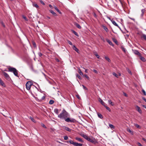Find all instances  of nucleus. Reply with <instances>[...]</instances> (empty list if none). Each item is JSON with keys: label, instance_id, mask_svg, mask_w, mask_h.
<instances>
[{"label": "nucleus", "instance_id": "nucleus-43", "mask_svg": "<svg viewBox=\"0 0 146 146\" xmlns=\"http://www.w3.org/2000/svg\"><path fill=\"white\" fill-rule=\"evenodd\" d=\"M142 92L143 93V94L145 96L146 95V92H145V91L143 89L142 90Z\"/></svg>", "mask_w": 146, "mask_h": 146}, {"label": "nucleus", "instance_id": "nucleus-42", "mask_svg": "<svg viewBox=\"0 0 146 146\" xmlns=\"http://www.w3.org/2000/svg\"><path fill=\"white\" fill-rule=\"evenodd\" d=\"M67 42L70 45H72V44L70 41H69V40H67Z\"/></svg>", "mask_w": 146, "mask_h": 146}, {"label": "nucleus", "instance_id": "nucleus-13", "mask_svg": "<svg viewBox=\"0 0 146 146\" xmlns=\"http://www.w3.org/2000/svg\"><path fill=\"white\" fill-rule=\"evenodd\" d=\"M80 135L83 137L84 138L86 139H87L88 136L87 135H86L82 133H81L80 134Z\"/></svg>", "mask_w": 146, "mask_h": 146}, {"label": "nucleus", "instance_id": "nucleus-20", "mask_svg": "<svg viewBox=\"0 0 146 146\" xmlns=\"http://www.w3.org/2000/svg\"><path fill=\"white\" fill-rule=\"evenodd\" d=\"M0 84L3 86H5V84L3 82V81L0 78Z\"/></svg>", "mask_w": 146, "mask_h": 146}, {"label": "nucleus", "instance_id": "nucleus-47", "mask_svg": "<svg viewBox=\"0 0 146 146\" xmlns=\"http://www.w3.org/2000/svg\"><path fill=\"white\" fill-rule=\"evenodd\" d=\"M41 125V126L43 127L44 128H46V127L45 125L44 124L42 123Z\"/></svg>", "mask_w": 146, "mask_h": 146}, {"label": "nucleus", "instance_id": "nucleus-46", "mask_svg": "<svg viewBox=\"0 0 146 146\" xmlns=\"http://www.w3.org/2000/svg\"><path fill=\"white\" fill-rule=\"evenodd\" d=\"M38 54L39 55V56L40 57H41V56L42 55V54L40 52H39L38 53Z\"/></svg>", "mask_w": 146, "mask_h": 146}, {"label": "nucleus", "instance_id": "nucleus-44", "mask_svg": "<svg viewBox=\"0 0 146 146\" xmlns=\"http://www.w3.org/2000/svg\"><path fill=\"white\" fill-rule=\"evenodd\" d=\"M30 119L33 122H35V120L34 119H33L32 117H30Z\"/></svg>", "mask_w": 146, "mask_h": 146}, {"label": "nucleus", "instance_id": "nucleus-24", "mask_svg": "<svg viewBox=\"0 0 146 146\" xmlns=\"http://www.w3.org/2000/svg\"><path fill=\"white\" fill-rule=\"evenodd\" d=\"M72 32L75 35L77 36H78V35L77 33L76 32V31H74L73 30H71Z\"/></svg>", "mask_w": 146, "mask_h": 146}, {"label": "nucleus", "instance_id": "nucleus-39", "mask_svg": "<svg viewBox=\"0 0 146 146\" xmlns=\"http://www.w3.org/2000/svg\"><path fill=\"white\" fill-rule=\"evenodd\" d=\"M76 76L77 77H78L79 79H81V77L78 74H77L76 75Z\"/></svg>", "mask_w": 146, "mask_h": 146}, {"label": "nucleus", "instance_id": "nucleus-53", "mask_svg": "<svg viewBox=\"0 0 146 146\" xmlns=\"http://www.w3.org/2000/svg\"><path fill=\"white\" fill-rule=\"evenodd\" d=\"M76 96L78 99H80V98L78 94L76 95Z\"/></svg>", "mask_w": 146, "mask_h": 146}, {"label": "nucleus", "instance_id": "nucleus-31", "mask_svg": "<svg viewBox=\"0 0 146 146\" xmlns=\"http://www.w3.org/2000/svg\"><path fill=\"white\" fill-rule=\"evenodd\" d=\"M60 110H58L57 109H55V113L57 114H58V113L60 112Z\"/></svg>", "mask_w": 146, "mask_h": 146}, {"label": "nucleus", "instance_id": "nucleus-64", "mask_svg": "<svg viewBox=\"0 0 146 146\" xmlns=\"http://www.w3.org/2000/svg\"><path fill=\"white\" fill-rule=\"evenodd\" d=\"M143 106L144 108H145L146 109V106L143 105Z\"/></svg>", "mask_w": 146, "mask_h": 146}, {"label": "nucleus", "instance_id": "nucleus-49", "mask_svg": "<svg viewBox=\"0 0 146 146\" xmlns=\"http://www.w3.org/2000/svg\"><path fill=\"white\" fill-rule=\"evenodd\" d=\"M23 18L26 21H27V18L26 17H25V16H23Z\"/></svg>", "mask_w": 146, "mask_h": 146}, {"label": "nucleus", "instance_id": "nucleus-6", "mask_svg": "<svg viewBox=\"0 0 146 146\" xmlns=\"http://www.w3.org/2000/svg\"><path fill=\"white\" fill-rule=\"evenodd\" d=\"M65 121L68 122H75L76 120L73 118H70L69 117H67L64 119Z\"/></svg>", "mask_w": 146, "mask_h": 146}, {"label": "nucleus", "instance_id": "nucleus-48", "mask_svg": "<svg viewBox=\"0 0 146 146\" xmlns=\"http://www.w3.org/2000/svg\"><path fill=\"white\" fill-rule=\"evenodd\" d=\"M32 43H33V44L34 46V47H36V43H35L34 42H32Z\"/></svg>", "mask_w": 146, "mask_h": 146}, {"label": "nucleus", "instance_id": "nucleus-4", "mask_svg": "<svg viewBox=\"0 0 146 146\" xmlns=\"http://www.w3.org/2000/svg\"><path fill=\"white\" fill-rule=\"evenodd\" d=\"M33 84L32 83L31 81L27 82L26 84V86L27 89L28 90H29L30 89L31 86Z\"/></svg>", "mask_w": 146, "mask_h": 146}, {"label": "nucleus", "instance_id": "nucleus-62", "mask_svg": "<svg viewBox=\"0 0 146 146\" xmlns=\"http://www.w3.org/2000/svg\"><path fill=\"white\" fill-rule=\"evenodd\" d=\"M143 99L146 102V99L144 98H143Z\"/></svg>", "mask_w": 146, "mask_h": 146}, {"label": "nucleus", "instance_id": "nucleus-58", "mask_svg": "<svg viewBox=\"0 0 146 146\" xmlns=\"http://www.w3.org/2000/svg\"><path fill=\"white\" fill-rule=\"evenodd\" d=\"M55 60H56V61L58 62H59L60 61L59 60L58 58H55Z\"/></svg>", "mask_w": 146, "mask_h": 146}, {"label": "nucleus", "instance_id": "nucleus-35", "mask_svg": "<svg viewBox=\"0 0 146 146\" xmlns=\"http://www.w3.org/2000/svg\"><path fill=\"white\" fill-rule=\"evenodd\" d=\"M113 75L115 76L116 78H118V75L115 72H113Z\"/></svg>", "mask_w": 146, "mask_h": 146}, {"label": "nucleus", "instance_id": "nucleus-21", "mask_svg": "<svg viewBox=\"0 0 146 146\" xmlns=\"http://www.w3.org/2000/svg\"><path fill=\"white\" fill-rule=\"evenodd\" d=\"M55 10L60 14L62 15V13L59 10L57 7H55Z\"/></svg>", "mask_w": 146, "mask_h": 146}, {"label": "nucleus", "instance_id": "nucleus-36", "mask_svg": "<svg viewBox=\"0 0 146 146\" xmlns=\"http://www.w3.org/2000/svg\"><path fill=\"white\" fill-rule=\"evenodd\" d=\"M141 37L143 38L145 40H146V35L144 34H143Z\"/></svg>", "mask_w": 146, "mask_h": 146}, {"label": "nucleus", "instance_id": "nucleus-9", "mask_svg": "<svg viewBox=\"0 0 146 146\" xmlns=\"http://www.w3.org/2000/svg\"><path fill=\"white\" fill-rule=\"evenodd\" d=\"M133 52L134 54H135L138 55L139 56H141V54L138 51V50H134Z\"/></svg>", "mask_w": 146, "mask_h": 146}, {"label": "nucleus", "instance_id": "nucleus-25", "mask_svg": "<svg viewBox=\"0 0 146 146\" xmlns=\"http://www.w3.org/2000/svg\"><path fill=\"white\" fill-rule=\"evenodd\" d=\"M127 131L128 132H129L132 135H133V131H132L130 129H127Z\"/></svg>", "mask_w": 146, "mask_h": 146}, {"label": "nucleus", "instance_id": "nucleus-32", "mask_svg": "<svg viewBox=\"0 0 146 146\" xmlns=\"http://www.w3.org/2000/svg\"><path fill=\"white\" fill-rule=\"evenodd\" d=\"M134 125L138 128L140 129L141 128V127L137 124H135Z\"/></svg>", "mask_w": 146, "mask_h": 146}, {"label": "nucleus", "instance_id": "nucleus-38", "mask_svg": "<svg viewBox=\"0 0 146 146\" xmlns=\"http://www.w3.org/2000/svg\"><path fill=\"white\" fill-rule=\"evenodd\" d=\"M54 102V101L52 100H50L49 101V104H53Z\"/></svg>", "mask_w": 146, "mask_h": 146}, {"label": "nucleus", "instance_id": "nucleus-63", "mask_svg": "<svg viewBox=\"0 0 146 146\" xmlns=\"http://www.w3.org/2000/svg\"><path fill=\"white\" fill-rule=\"evenodd\" d=\"M144 13H142L141 14V16L142 17L143 15H144Z\"/></svg>", "mask_w": 146, "mask_h": 146}, {"label": "nucleus", "instance_id": "nucleus-10", "mask_svg": "<svg viewBox=\"0 0 146 146\" xmlns=\"http://www.w3.org/2000/svg\"><path fill=\"white\" fill-rule=\"evenodd\" d=\"M111 21V22L114 25L117 27L119 29H120V27L117 24V23L115 22L114 21L112 20Z\"/></svg>", "mask_w": 146, "mask_h": 146}, {"label": "nucleus", "instance_id": "nucleus-15", "mask_svg": "<svg viewBox=\"0 0 146 146\" xmlns=\"http://www.w3.org/2000/svg\"><path fill=\"white\" fill-rule=\"evenodd\" d=\"M75 139L78 141L82 143H83L84 141L80 138L78 137H76L75 138Z\"/></svg>", "mask_w": 146, "mask_h": 146}, {"label": "nucleus", "instance_id": "nucleus-55", "mask_svg": "<svg viewBox=\"0 0 146 146\" xmlns=\"http://www.w3.org/2000/svg\"><path fill=\"white\" fill-rule=\"evenodd\" d=\"M93 71L96 73V74H98V71L96 70H95V69H94L93 70Z\"/></svg>", "mask_w": 146, "mask_h": 146}, {"label": "nucleus", "instance_id": "nucleus-45", "mask_svg": "<svg viewBox=\"0 0 146 146\" xmlns=\"http://www.w3.org/2000/svg\"><path fill=\"white\" fill-rule=\"evenodd\" d=\"M68 137L67 136H65L64 137V139L65 140H67L68 139Z\"/></svg>", "mask_w": 146, "mask_h": 146}, {"label": "nucleus", "instance_id": "nucleus-2", "mask_svg": "<svg viewBox=\"0 0 146 146\" xmlns=\"http://www.w3.org/2000/svg\"><path fill=\"white\" fill-rule=\"evenodd\" d=\"M8 70L9 71L13 72L15 76H16L18 77V71L15 68L11 67L8 68Z\"/></svg>", "mask_w": 146, "mask_h": 146}, {"label": "nucleus", "instance_id": "nucleus-54", "mask_svg": "<svg viewBox=\"0 0 146 146\" xmlns=\"http://www.w3.org/2000/svg\"><path fill=\"white\" fill-rule=\"evenodd\" d=\"M137 144L139 146H143V145L139 142H138Z\"/></svg>", "mask_w": 146, "mask_h": 146}, {"label": "nucleus", "instance_id": "nucleus-51", "mask_svg": "<svg viewBox=\"0 0 146 146\" xmlns=\"http://www.w3.org/2000/svg\"><path fill=\"white\" fill-rule=\"evenodd\" d=\"M40 2L42 4H43V5H45V3H44L41 0L40 1Z\"/></svg>", "mask_w": 146, "mask_h": 146}, {"label": "nucleus", "instance_id": "nucleus-11", "mask_svg": "<svg viewBox=\"0 0 146 146\" xmlns=\"http://www.w3.org/2000/svg\"><path fill=\"white\" fill-rule=\"evenodd\" d=\"M139 58L143 62H145L146 61V60L144 57H143L141 56H141H139Z\"/></svg>", "mask_w": 146, "mask_h": 146}, {"label": "nucleus", "instance_id": "nucleus-28", "mask_svg": "<svg viewBox=\"0 0 146 146\" xmlns=\"http://www.w3.org/2000/svg\"><path fill=\"white\" fill-rule=\"evenodd\" d=\"M105 58L109 62H111V60L107 56H106L105 57Z\"/></svg>", "mask_w": 146, "mask_h": 146}, {"label": "nucleus", "instance_id": "nucleus-27", "mask_svg": "<svg viewBox=\"0 0 146 146\" xmlns=\"http://www.w3.org/2000/svg\"><path fill=\"white\" fill-rule=\"evenodd\" d=\"M121 48L122 49V50L125 52V53L126 52V50L125 49V48H124V47L123 46H121Z\"/></svg>", "mask_w": 146, "mask_h": 146}, {"label": "nucleus", "instance_id": "nucleus-33", "mask_svg": "<svg viewBox=\"0 0 146 146\" xmlns=\"http://www.w3.org/2000/svg\"><path fill=\"white\" fill-rule=\"evenodd\" d=\"M104 107H105V108L107 110H108L109 111H111V110L110 108L109 107H108L106 106V105L104 106Z\"/></svg>", "mask_w": 146, "mask_h": 146}, {"label": "nucleus", "instance_id": "nucleus-12", "mask_svg": "<svg viewBox=\"0 0 146 146\" xmlns=\"http://www.w3.org/2000/svg\"><path fill=\"white\" fill-rule=\"evenodd\" d=\"M106 41L110 45L112 46H114V44H113L112 42L109 39H107Z\"/></svg>", "mask_w": 146, "mask_h": 146}, {"label": "nucleus", "instance_id": "nucleus-17", "mask_svg": "<svg viewBox=\"0 0 146 146\" xmlns=\"http://www.w3.org/2000/svg\"><path fill=\"white\" fill-rule=\"evenodd\" d=\"M33 5L34 7H35L37 8H39V6L35 3H33Z\"/></svg>", "mask_w": 146, "mask_h": 146}, {"label": "nucleus", "instance_id": "nucleus-52", "mask_svg": "<svg viewBox=\"0 0 146 146\" xmlns=\"http://www.w3.org/2000/svg\"><path fill=\"white\" fill-rule=\"evenodd\" d=\"M57 92H58L57 93L58 96H59L60 95H61V93L59 91H58Z\"/></svg>", "mask_w": 146, "mask_h": 146}, {"label": "nucleus", "instance_id": "nucleus-57", "mask_svg": "<svg viewBox=\"0 0 146 146\" xmlns=\"http://www.w3.org/2000/svg\"><path fill=\"white\" fill-rule=\"evenodd\" d=\"M49 6L51 9H52L53 8V6L51 5H50V4L49 5Z\"/></svg>", "mask_w": 146, "mask_h": 146}, {"label": "nucleus", "instance_id": "nucleus-23", "mask_svg": "<svg viewBox=\"0 0 146 146\" xmlns=\"http://www.w3.org/2000/svg\"><path fill=\"white\" fill-rule=\"evenodd\" d=\"M78 73L80 74V75L81 76H83V74L82 71H81V70L80 68H78Z\"/></svg>", "mask_w": 146, "mask_h": 146}, {"label": "nucleus", "instance_id": "nucleus-26", "mask_svg": "<svg viewBox=\"0 0 146 146\" xmlns=\"http://www.w3.org/2000/svg\"><path fill=\"white\" fill-rule=\"evenodd\" d=\"M109 125L110 127L112 129H114L115 128L114 126L111 124H109Z\"/></svg>", "mask_w": 146, "mask_h": 146}, {"label": "nucleus", "instance_id": "nucleus-41", "mask_svg": "<svg viewBox=\"0 0 146 146\" xmlns=\"http://www.w3.org/2000/svg\"><path fill=\"white\" fill-rule=\"evenodd\" d=\"M54 128H50V131L51 132H54Z\"/></svg>", "mask_w": 146, "mask_h": 146}, {"label": "nucleus", "instance_id": "nucleus-5", "mask_svg": "<svg viewBox=\"0 0 146 146\" xmlns=\"http://www.w3.org/2000/svg\"><path fill=\"white\" fill-rule=\"evenodd\" d=\"M86 140L94 143H95L96 142V141L95 139L92 137H88Z\"/></svg>", "mask_w": 146, "mask_h": 146}, {"label": "nucleus", "instance_id": "nucleus-1", "mask_svg": "<svg viewBox=\"0 0 146 146\" xmlns=\"http://www.w3.org/2000/svg\"><path fill=\"white\" fill-rule=\"evenodd\" d=\"M68 116V113L64 110H63L62 112L58 116L59 118L64 119Z\"/></svg>", "mask_w": 146, "mask_h": 146}, {"label": "nucleus", "instance_id": "nucleus-60", "mask_svg": "<svg viewBox=\"0 0 146 146\" xmlns=\"http://www.w3.org/2000/svg\"><path fill=\"white\" fill-rule=\"evenodd\" d=\"M142 139L144 141H145V142H146V139L144 138H142Z\"/></svg>", "mask_w": 146, "mask_h": 146}, {"label": "nucleus", "instance_id": "nucleus-16", "mask_svg": "<svg viewBox=\"0 0 146 146\" xmlns=\"http://www.w3.org/2000/svg\"><path fill=\"white\" fill-rule=\"evenodd\" d=\"M73 49L76 51L78 53H79V50L77 48L75 45H74L73 47Z\"/></svg>", "mask_w": 146, "mask_h": 146}, {"label": "nucleus", "instance_id": "nucleus-18", "mask_svg": "<svg viewBox=\"0 0 146 146\" xmlns=\"http://www.w3.org/2000/svg\"><path fill=\"white\" fill-rule=\"evenodd\" d=\"M74 25L78 29H81V27L78 23H75L74 24Z\"/></svg>", "mask_w": 146, "mask_h": 146}, {"label": "nucleus", "instance_id": "nucleus-7", "mask_svg": "<svg viewBox=\"0 0 146 146\" xmlns=\"http://www.w3.org/2000/svg\"><path fill=\"white\" fill-rule=\"evenodd\" d=\"M3 75L5 76V78L7 80H9L10 78V77L9 75L6 72H3Z\"/></svg>", "mask_w": 146, "mask_h": 146}, {"label": "nucleus", "instance_id": "nucleus-22", "mask_svg": "<svg viewBox=\"0 0 146 146\" xmlns=\"http://www.w3.org/2000/svg\"><path fill=\"white\" fill-rule=\"evenodd\" d=\"M97 115H98V117L102 119L103 118V116L100 113H97Z\"/></svg>", "mask_w": 146, "mask_h": 146}, {"label": "nucleus", "instance_id": "nucleus-34", "mask_svg": "<svg viewBox=\"0 0 146 146\" xmlns=\"http://www.w3.org/2000/svg\"><path fill=\"white\" fill-rule=\"evenodd\" d=\"M113 41L117 44L118 45V42L115 39H113Z\"/></svg>", "mask_w": 146, "mask_h": 146}, {"label": "nucleus", "instance_id": "nucleus-37", "mask_svg": "<svg viewBox=\"0 0 146 146\" xmlns=\"http://www.w3.org/2000/svg\"><path fill=\"white\" fill-rule=\"evenodd\" d=\"M95 55L96 57L98 58H100V56L98 55L97 53L96 52H95Z\"/></svg>", "mask_w": 146, "mask_h": 146}, {"label": "nucleus", "instance_id": "nucleus-50", "mask_svg": "<svg viewBox=\"0 0 146 146\" xmlns=\"http://www.w3.org/2000/svg\"><path fill=\"white\" fill-rule=\"evenodd\" d=\"M84 76L88 80L89 79V77L86 74H84Z\"/></svg>", "mask_w": 146, "mask_h": 146}, {"label": "nucleus", "instance_id": "nucleus-56", "mask_svg": "<svg viewBox=\"0 0 146 146\" xmlns=\"http://www.w3.org/2000/svg\"><path fill=\"white\" fill-rule=\"evenodd\" d=\"M145 9H142V10H141L142 13H144V12H145Z\"/></svg>", "mask_w": 146, "mask_h": 146}, {"label": "nucleus", "instance_id": "nucleus-40", "mask_svg": "<svg viewBox=\"0 0 146 146\" xmlns=\"http://www.w3.org/2000/svg\"><path fill=\"white\" fill-rule=\"evenodd\" d=\"M50 12L53 15H55V13L52 10H49Z\"/></svg>", "mask_w": 146, "mask_h": 146}, {"label": "nucleus", "instance_id": "nucleus-8", "mask_svg": "<svg viewBox=\"0 0 146 146\" xmlns=\"http://www.w3.org/2000/svg\"><path fill=\"white\" fill-rule=\"evenodd\" d=\"M137 110L140 114L142 113V111L140 108L138 106H136Z\"/></svg>", "mask_w": 146, "mask_h": 146}, {"label": "nucleus", "instance_id": "nucleus-19", "mask_svg": "<svg viewBox=\"0 0 146 146\" xmlns=\"http://www.w3.org/2000/svg\"><path fill=\"white\" fill-rule=\"evenodd\" d=\"M64 129L67 131H68L69 132H71L72 130V129H71L68 128V127H65Z\"/></svg>", "mask_w": 146, "mask_h": 146}, {"label": "nucleus", "instance_id": "nucleus-3", "mask_svg": "<svg viewBox=\"0 0 146 146\" xmlns=\"http://www.w3.org/2000/svg\"><path fill=\"white\" fill-rule=\"evenodd\" d=\"M67 142L68 143H69L70 144H73L74 146H82V144L75 142L72 140H70L69 141H67Z\"/></svg>", "mask_w": 146, "mask_h": 146}, {"label": "nucleus", "instance_id": "nucleus-14", "mask_svg": "<svg viewBox=\"0 0 146 146\" xmlns=\"http://www.w3.org/2000/svg\"><path fill=\"white\" fill-rule=\"evenodd\" d=\"M99 101L101 103V104L104 106L105 105V103L100 98L99 99Z\"/></svg>", "mask_w": 146, "mask_h": 146}, {"label": "nucleus", "instance_id": "nucleus-59", "mask_svg": "<svg viewBox=\"0 0 146 146\" xmlns=\"http://www.w3.org/2000/svg\"><path fill=\"white\" fill-rule=\"evenodd\" d=\"M123 94H124V95L126 97H127V94L125 93H123Z\"/></svg>", "mask_w": 146, "mask_h": 146}, {"label": "nucleus", "instance_id": "nucleus-61", "mask_svg": "<svg viewBox=\"0 0 146 146\" xmlns=\"http://www.w3.org/2000/svg\"><path fill=\"white\" fill-rule=\"evenodd\" d=\"M82 86H83V88H84V89H86H86H87V88H86V87L85 86H84V85H82Z\"/></svg>", "mask_w": 146, "mask_h": 146}, {"label": "nucleus", "instance_id": "nucleus-30", "mask_svg": "<svg viewBox=\"0 0 146 146\" xmlns=\"http://www.w3.org/2000/svg\"><path fill=\"white\" fill-rule=\"evenodd\" d=\"M108 102L109 104H111L112 106H113L114 105V104L112 102L111 100H108Z\"/></svg>", "mask_w": 146, "mask_h": 146}, {"label": "nucleus", "instance_id": "nucleus-29", "mask_svg": "<svg viewBox=\"0 0 146 146\" xmlns=\"http://www.w3.org/2000/svg\"><path fill=\"white\" fill-rule=\"evenodd\" d=\"M103 28L106 31L108 32V30L107 28L105 26H103Z\"/></svg>", "mask_w": 146, "mask_h": 146}]
</instances>
